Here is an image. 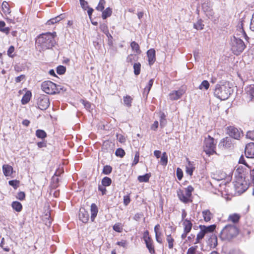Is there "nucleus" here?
<instances>
[{
  "label": "nucleus",
  "instance_id": "nucleus-1",
  "mask_svg": "<svg viewBox=\"0 0 254 254\" xmlns=\"http://www.w3.org/2000/svg\"><path fill=\"white\" fill-rule=\"evenodd\" d=\"M56 32H47L40 35L36 40V47L40 51L52 48L56 43Z\"/></svg>",
  "mask_w": 254,
  "mask_h": 254
},
{
  "label": "nucleus",
  "instance_id": "nucleus-2",
  "mask_svg": "<svg viewBox=\"0 0 254 254\" xmlns=\"http://www.w3.org/2000/svg\"><path fill=\"white\" fill-rule=\"evenodd\" d=\"M233 92V89L229 82L217 84L214 91V95L221 100L227 99Z\"/></svg>",
  "mask_w": 254,
  "mask_h": 254
},
{
  "label": "nucleus",
  "instance_id": "nucleus-3",
  "mask_svg": "<svg viewBox=\"0 0 254 254\" xmlns=\"http://www.w3.org/2000/svg\"><path fill=\"white\" fill-rule=\"evenodd\" d=\"M239 233V229L235 225H227L221 230L220 238L222 240H230L236 237Z\"/></svg>",
  "mask_w": 254,
  "mask_h": 254
},
{
  "label": "nucleus",
  "instance_id": "nucleus-4",
  "mask_svg": "<svg viewBox=\"0 0 254 254\" xmlns=\"http://www.w3.org/2000/svg\"><path fill=\"white\" fill-rule=\"evenodd\" d=\"M42 90L48 94H55L60 92L63 90V87L57 85L51 81H45L41 84Z\"/></svg>",
  "mask_w": 254,
  "mask_h": 254
},
{
  "label": "nucleus",
  "instance_id": "nucleus-5",
  "mask_svg": "<svg viewBox=\"0 0 254 254\" xmlns=\"http://www.w3.org/2000/svg\"><path fill=\"white\" fill-rule=\"evenodd\" d=\"M231 49L234 54L240 55L245 49L246 45L240 38L233 36L231 40Z\"/></svg>",
  "mask_w": 254,
  "mask_h": 254
},
{
  "label": "nucleus",
  "instance_id": "nucleus-6",
  "mask_svg": "<svg viewBox=\"0 0 254 254\" xmlns=\"http://www.w3.org/2000/svg\"><path fill=\"white\" fill-rule=\"evenodd\" d=\"M216 225H211L208 226L204 225H200V232L197 234L194 244L200 243L201 240L204 238V236L208 233H211L215 229Z\"/></svg>",
  "mask_w": 254,
  "mask_h": 254
},
{
  "label": "nucleus",
  "instance_id": "nucleus-7",
  "mask_svg": "<svg viewBox=\"0 0 254 254\" xmlns=\"http://www.w3.org/2000/svg\"><path fill=\"white\" fill-rule=\"evenodd\" d=\"M203 147L204 151L209 155L216 153L215 151L216 143H214V139L209 135L205 138Z\"/></svg>",
  "mask_w": 254,
  "mask_h": 254
},
{
  "label": "nucleus",
  "instance_id": "nucleus-8",
  "mask_svg": "<svg viewBox=\"0 0 254 254\" xmlns=\"http://www.w3.org/2000/svg\"><path fill=\"white\" fill-rule=\"evenodd\" d=\"M250 183L245 180L242 175L239 176L234 183L236 190L239 193H243L249 188Z\"/></svg>",
  "mask_w": 254,
  "mask_h": 254
},
{
  "label": "nucleus",
  "instance_id": "nucleus-9",
  "mask_svg": "<svg viewBox=\"0 0 254 254\" xmlns=\"http://www.w3.org/2000/svg\"><path fill=\"white\" fill-rule=\"evenodd\" d=\"M193 190V188L191 186H189L186 188L185 191L179 190L177 191V194L180 200L184 203H188L189 201L190 197L191 196Z\"/></svg>",
  "mask_w": 254,
  "mask_h": 254
},
{
  "label": "nucleus",
  "instance_id": "nucleus-10",
  "mask_svg": "<svg viewBox=\"0 0 254 254\" xmlns=\"http://www.w3.org/2000/svg\"><path fill=\"white\" fill-rule=\"evenodd\" d=\"M37 105L38 108L42 110L47 109L50 105V101L48 96H41L38 99Z\"/></svg>",
  "mask_w": 254,
  "mask_h": 254
},
{
  "label": "nucleus",
  "instance_id": "nucleus-11",
  "mask_svg": "<svg viewBox=\"0 0 254 254\" xmlns=\"http://www.w3.org/2000/svg\"><path fill=\"white\" fill-rule=\"evenodd\" d=\"M245 153L247 158H254V143H249L246 145Z\"/></svg>",
  "mask_w": 254,
  "mask_h": 254
},
{
  "label": "nucleus",
  "instance_id": "nucleus-12",
  "mask_svg": "<svg viewBox=\"0 0 254 254\" xmlns=\"http://www.w3.org/2000/svg\"><path fill=\"white\" fill-rule=\"evenodd\" d=\"M212 4L210 1H206L202 4L203 10L208 16H212L213 13L212 9Z\"/></svg>",
  "mask_w": 254,
  "mask_h": 254
},
{
  "label": "nucleus",
  "instance_id": "nucleus-13",
  "mask_svg": "<svg viewBox=\"0 0 254 254\" xmlns=\"http://www.w3.org/2000/svg\"><path fill=\"white\" fill-rule=\"evenodd\" d=\"M79 219L83 223H87L89 219V214L84 208H81L79 210Z\"/></svg>",
  "mask_w": 254,
  "mask_h": 254
},
{
  "label": "nucleus",
  "instance_id": "nucleus-14",
  "mask_svg": "<svg viewBox=\"0 0 254 254\" xmlns=\"http://www.w3.org/2000/svg\"><path fill=\"white\" fill-rule=\"evenodd\" d=\"M228 132L229 135L235 139H238L241 136V132L234 127H228Z\"/></svg>",
  "mask_w": 254,
  "mask_h": 254
},
{
  "label": "nucleus",
  "instance_id": "nucleus-15",
  "mask_svg": "<svg viewBox=\"0 0 254 254\" xmlns=\"http://www.w3.org/2000/svg\"><path fill=\"white\" fill-rule=\"evenodd\" d=\"M184 93L185 91L183 89H179L177 91H173L169 95L171 100H177L180 99Z\"/></svg>",
  "mask_w": 254,
  "mask_h": 254
},
{
  "label": "nucleus",
  "instance_id": "nucleus-16",
  "mask_svg": "<svg viewBox=\"0 0 254 254\" xmlns=\"http://www.w3.org/2000/svg\"><path fill=\"white\" fill-rule=\"evenodd\" d=\"M245 91L249 96L248 101H252L254 98V85H251L245 88Z\"/></svg>",
  "mask_w": 254,
  "mask_h": 254
},
{
  "label": "nucleus",
  "instance_id": "nucleus-17",
  "mask_svg": "<svg viewBox=\"0 0 254 254\" xmlns=\"http://www.w3.org/2000/svg\"><path fill=\"white\" fill-rule=\"evenodd\" d=\"M147 55L148 59V62L150 65L152 64L155 61V51L153 49H151L147 52Z\"/></svg>",
  "mask_w": 254,
  "mask_h": 254
},
{
  "label": "nucleus",
  "instance_id": "nucleus-18",
  "mask_svg": "<svg viewBox=\"0 0 254 254\" xmlns=\"http://www.w3.org/2000/svg\"><path fill=\"white\" fill-rule=\"evenodd\" d=\"M2 171L5 176L9 177L13 173V168L9 165L4 164L2 166Z\"/></svg>",
  "mask_w": 254,
  "mask_h": 254
},
{
  "label": "nucleus",
  "instance_id": "nucleus-19",
  "mask_svg": "<svg viewBox=\"0 0 254 254\" xmlns=\"http://www.w3.org/2000/svg\"><path fill=\"white\" fill-rule=\"evenodd\" d=\"M183 225L184 226V231H186V233H189L192 228V223L188 219H184L183 222Z\"/></svg>",
  "mask_w": 254,
  "mask_h": 254
},
{
  "label": "nucleus",
  "instance_id": "nucleus-20",
  "mask_svg": "<svg viewBox=\"0 0 254 254\" xmlns=\"http://www.w3.org/2000/svg\"><path fill=\"white\" fill-rule=\"evenodd\" d=\"M91 220L93 222L97 216L98 212V209L95 203H92L91 205Z\"/></svg>",
  "mask_w": 254,
  "mask_h": 254
},
{
  "label": "nucleus",
  "instance_id": "nucleus-21",
  "mask_svg": "<svg viewBox=\"0 0 254 254\" xmlns=\"http://www.w3.org/2000/svg\"><path fill=\"white\" fill-rule=\"evenodd\" d=\"M244 22V20H241V21L240 22V23L238 24V25L237 26V30H239L240 31V32H241L242 33V36L245 38V39L246 40L248 41L249 38L247 35L246 32H245V31L244 30V28H243Z\"/></svg>",
  "mask_w": 254,
  "mask_h": 254
},
{
  "label": "nucleus",
  "instance_id": "nucleus-22",
  "mask_svg": "<svg viewBox=\"0 0 254 254\" xmlns=\"http://www.w3.org/2000/svg\"><path fill=\"white\" fill-rule=\"evenodd\" d=\"M240 218L241 216L240 214L237 213H234L229 216L228 218V221L236 224L239 222Z\"/></svg>",
  "mask_w": 254,
  "mask_h": 254
},
{
  "label": "nucleus",
  "instance_id": "nucleus-23",
  "mask_svg": "<svg viewBox=\"0 0 254 254\" xmlns=\"http://www.w3.org/2000/svg\"><path fill=\"white\" fill-rule=\"evenodd\" d=\"M145 243L146 244V246L147 248L148 249L149 253L151 254H155V250H154V247L153 245V240L151 239L145 241Z\"/></svg>",
  "mask_w": 254,
  "mask_h": 254
},
{
  "label": "nucleus",
  "instance_id": "nucleus-24",
  "mask_svg": "<svg viewBox=\"0 0 254 254\" xmlns=\"http://www.w3.org/2000/svg\"><path fill=\"white\" fill-rule=\"evenodd\" d=\"M208 243L210 246L212 248H215L217 245V238L214 235H211L208 240Z\"/></svg>",
  "mask_w": 254,
  "mask_h": 254
},
{
  "label": "nucleus",
  "instance_id": "nucleus-25",
  "mask_svg": "<svg viewBox=\"0 0 254 254\" xmlns=\"http://www.w3.org/2000/svg\"><path fill=\"white\" fill-rule=\"evenodd\" d=\"M194 169L195 167L193 166V165L189 161L188 165L186 166V173L191 176L192 175Z\"/></svg>",
  "mask_w": 254,
  "mask_h": 254
},
{
  "label": "nucleus",
  "instance_id": "nucleus-26",
  "mask_svg": "<svg viewBox=\"0 0 254 254\" xmlns=\"http://www.w3.org/2000/svg\"><path fill=\"white\" fill-rule=\"evenodd\" d=\"M31 96V92L29 91L27 92L24 94V95L23 96V97L22 98V100H21L22 104L23 105L27 104L30 101Z\"/></svg>",
  "mask_w": 254,
  "mask_h": 254
},
{
  "label": "nucleus",
  "instance_id": "nucleus-27",
  "mask_svg": "<svg viewBox=\"0 0 254 254\" xmlns=\"http://www.w3.org/2000/svg\"><path fill=\"white\" fill-rule=\"evenodd\" d=\"M202 215L206 222H208L211 220L212 214L209 210L203 211Z\"/></svg>",
  "mask_w": 254,
  "mask_h": 254
},
{
  "label": "nucleus",
  "instance_id": "nucleus-28",
  "mask_svg": "<svg viewBox=\"0 0 254 254\" xmlns=\"http://www.w3.org/2000/svg\"><path fill=\"white\" fill-rule=\"evenodd\" d=\"M13 209L17 212H20L22 210V204L18 201H14L11 204Z\"/></svg>",
  "mask_w": 254,
  "mask_h": 254
},
{
  "label": "nucleus",
  "instance_id": "nucleus-29",
  "mask_svg": "<svg viewBox=\"0 0 254 254\" xmlns=\"http://www.w3.org/2000/svg\"><path fill=\"white\" fill-rule=\"evenodd\" d=\"M166 240L168 244V248L169 249H172L174 247V239L172 237L171 235H166Z\"/></svg>",
  "mask_w": 254,
  "mask_h": 254
},
{
  "label": "nucleus",
  "instance_id": "nucleus-30",
  "mask_svg": "<svg viewBox=\"0 0 254 254\" xmlns=\"http://www.w3.org/2000/svg\"><path fill=\"white\" fill-rule=\"evenodd\" d=\"M112 10L111 8H110V7L106 8V9L102 12V17L103 19H105L107 17L110 16L112 14Z\"/></svg>",
  "mask_w": 254,
  "mask_h": 254
},
{
  "label": "nucleus",
  "instance_id": "nucleus-31",
  "mask_svg": "<svg viewBox=\"0 0 254 254\" xmlns=\"http://www.w3.org/2000/svg\"><path fill=\"white\" fill-rule=\"evenodd\" d=\"M130 47L132 50L135 51L136 53V54H139L141 53L139 46L136 42L134 41L132 42L130 44Z\"/></svg>",
  "mask_w": 254,
  "mask_h": 254
},
{
  "label": "nucleus",
  "instance_id": "nucleus-32",
  "mask_svg": "<svg viewBox=\"0 0 254 254\" xmlns=\"http://www.w3.org/2000/svg\"><path fill=\"white\" fill-rule=\"evenodd\" d=\"M5 25V23L4 21H0V31L8 34L9 32L10 29L8 27L3 28Z\"/></svg>",
  "mask_w": 254,
  "mask_h": 254
},
{
  "label": "nucleus",
  "instance_id": "nucleus-33",
  "mask_svg": "<svg viewBox=\"0 0 254 254\" xmlns=\"http://www.w3.org/2000/svg\"><path fill=\"white\" fill-rule=\"evenodd\" d=\"M132 98L128 95L124 97V104L128 107H130L131 106V103Z\"/></svg>",
  "mask_w": 254,
  "mask_h": 254
},
{
  "label": "nucleus",
  "instance_id": "nucleus-34",
  "mask_svg": "<svg viewBox=\"0 0 254 254\" xmlns=\"http://www.w3.org/2000/svg\"><path fill=\"white\" fill-rule=\"evenodd\" d=\"M2 10L5 13H9L10 12L9 5L7 2L4 1L1 5Z\"/></svg>",
  "mask_w": 254,
  "mask_h": 254
},
{
  "label": "nucleus",
  "instance_id": "nucleus-35",
  "mask_svg": "<svg viewBox=\"0 0 254 254\" xmlns=\"http://www.w3.org/2000/svg\"><path fill=\"white\" fill-rule=\"evenodd\" d=\"M150 177V175L149 174H146L144 175L139 176L137 179L140 182H147Z\"/></svg>",
  "mask_w": 254,
  "mask_h": 254
},
{
  "label": "nucleus",
  "instance_id": "nucleus-36",
  "mask_svg": "<svg viewBox=\"0 0 254 254\" xmlns=\"http://www.w3.org/2000/svg\"><path fill=\"white\" fill-rule=\"evenodd\" d=\"M36 135L37 137L43 139L46 137L47 134L44 130L42 129H37L36 131Z\"/></svg>",
  "mask_w": 254,
  "mask_h": 254
},
{
  "label": "nucleus",
  "instance_id": "nucleus-37",
  "mask_svg": "<svg viewBox=\"0 0 254 254\" xmlns=\"http://www.w3.org/2000/svg\"><path fill=\"white\" fill-rule=\"evenodd\" d=\"M141 64L140 63H135L133 65L134 73L136 75H138L140 72Z\"/></svg>",
  "mask_w": 254,
  "mask_h": 254
},
{
  "label": "nucleus",
  "instance_id": "nucleus-38",
  "mask_svg": "<svg viewBox=\"0 0 254 254\" xmlns=\"http://www.w3.org/2000/svg\"><path fill=\"white\" fill-rule=\"evenodd\" d=\"M201 19H199L194 24L193 27L197 30H202L203 28L204 24Z\"/></svg>",
  "mask_w": 254,
  "mask_h": 254
},
{
  "label": "nucleus",
  "instance_id": "nucleus-39",
  "mask_svg": "<svg viewBox=\"0 0 254 254\" xmlns=\"http://www.w3.org/2000/svg\"><path fill=\"white\" fill-rule=\"evenodd\" d=\"M112 183L111 179L107 177H104L102 180V185L103 186L107 187L109 186Z\"/></svg>",
  "mask_w": 254,
  "mask_h": 254
},
{
  "label": "nucleus",
  "instance_id": "nucleus-40",
  "mask_svg": "<svg viewBox=\"0 0 254 254\" xmlns=\"http://www.w3.org/2000/svg\"><path fill=\"white\" fill-rule=\"evenodd\" d=\"M58 172H56L54 175V176L52 178V181L53 183V186L54 187H58V184L60 181L59 178L58 177Z\"/></svg>",
  "mask_w": 254,
  "mask_h": 254
},
{
  "label": "nucleus",
  "instance_id": "nucleus-41",
  "mask_svg": "<svg viewBox=\"0 0 254 254\" xmlns=\"http://www.w3.org/2000/svg\"><path fill=\"white\" fill-rule=\"evenodd\" d=\"M209 83L207 80H203L199 86V89L202 90V89H205L207 90L209 88Z\"/></svg>",
  "mask_w": 254,
  "mask_h": 254
},
{
  "label": "nucleus",
  "instance_id": "nucleus-42",
  "mask_svg": "<svg viewBox=\"0 0 254 254\" xmlns=\"http://www.w3.org/2000/svg\"><path fill=\"white\" fill-rule=\"evenodd\" d=\"M113 230L117 232L121 233L123 230V227L121 223H116L113 227Z\"/></svg>",
  "mask_w": 254,
  "mask_h": 254
},
{
  "label": "nucleus",
  "instance_id": "nucleus-43",
  "mask_svg": "<svg viewBox=\"0 0 254 254\" xmlns=\"http://www.w3.org/2000/svg\"><path fill=\"white\" fill-rule=\"evenodd\" d=\"M105 0H100L98 5L96 7V9L99 11H103L104 8V5L105 4Z\"/></svg>",
  "mask_w": 254,
  "mask_h": 254
},
{
  "label": "nucleus",
  "instance_id": "nucleus-44",
  "mask_svg": "<svg viewBox=\"0 0 254 254\" xmlns=\"http://www.w3.org/2000/svg\"><path fill=\"white\" fill-rule=\"evenodd\" d=\"M112 168L109 165H106L104 167L103 173L105 175H109L112 172Z\"/></svg>",
  "mask_w": 254,
  "mask_h": 254
},
{
  "label": "nucleus",
  "instance_id": "nucleus-45",
  "mask_svg": "<svg viewBox=\"0 0 254 254\" xmlns=\"http://www.w3.org/2000/svg\"><path fill=\"white\" fill-rule=\"evenodd\" d=\"M115 154L117 156H119L120 157H123L125 155V152L124 149L122 148H118L115 152Z\"/></svg>",
  "mask_w": 254,
  "mask_h": 254
},
{
  "label": "nucleus",
  "instance_id": "nucleus-46",
  "mask_svg": "<svg viewBox=\"0 0 254 254\" xmlns=\"http://www.w3.org/2000/svg\"><path fill=\"white\" fill-rule=\"evenodd\" d=\"M66 70V68L63 65L58 66L57 68V72L59 74H63Z\"/></svg>",
  "mask_w": 254,
  "mask_h": 254
},
{
  "label": "nucleus",
  "instance_id": "nucleus-47",
  "mask_svg": "<svg viewBox=\"0 0 254 254\" xmlns=\"http://www.w3.org/2000/svg\"><path fill=\"white\" fill-rule=\"evenodd\" d=\"M161 162L163 165L166 166L168 162V158L166 152H164L161 158Z\"/></svg>",
  "mask_w": 254,
  "mask_h": 254
},
{
  "label": "nucleus",
  "instance_id": "nucleus-48",
  "mask_svg": "<svg viewBox=\"0 0 254 254\" xmlns=\"http://www.w3.org/2000/svg\"><path fill=\"white\" fill-rule=\"evenodd\" d=\"M50 215L46 214L45 215L44 218L43 219L44 222H45V224L48 226H50L51 224V220L50 219Z\"/></svg>",
  "mask_w": 254,
  "mask_h": 254
},
{
  "label": "nucleus",
  "instance_id": "nucleus-49",
  "mask_svg": "<svg viewBox=\"0 0 254 254\" xmlns=\"http://www.w3.org/2000/svg\"><path fill=\"white\" fill-rule=\"evenodd\" d=\"M162 233L161 232H156L155 233V239L156 241L159 243H162V239L161 238Z\"/></svg>",
  "mask_w": 254,
  "mask_h": 254
},
{
  "label": "nucleus",
  "instance_id": "nucleus-50",
  "mask_svg": "<svg viewBox=\"0 0 254 254\" xmlns=\"http://www.w3.org/2000/svg\"><path fill=\"white\" fill-rule=\"evenodd\" d=\"M177 177L179 180H181L183 177V173L181 169L178 168L176 171Z\"/></svg>",
  "mask_w": 254,
  "mask_h": 254
},
{
  "label": "nucleus",
  "instance_id": "nucleus-51",
  "mask_svg": "<svg viewBox=\"0 0 254 254\" xmlns=\"http://www.w3.org/2000/svg\"><path fill=\"white\" fill-rule=\"evenodd\" d=\"M19 181L17 180L9 181L8 184L10 186L13 187L14 189L17 188L19 185Z\"/></svg>",
  "mask_w": 254,
  "mask_h": 254
},
{
  "label": "nucleus",
  "instance_id": "nucleus-52",
  "mask_svg": "<svg viewBox=\"0 0 254 254\" xmlns=\"http://www.w3.org/2000/svg\"><path fill=\"white\" fill-rule=\"evenodd\" d=\"M139 151H136L135 154L134 160H133V161L132 164V166L135 165L138 163V162L139 161Z\"/></svg>",
  "mask_w": 254,
  "mask_h": 254
},
{
  "label": "nucleus",
  "instance_id": "nucleus-53",
  "mask_svg": "<svg viewBox=\"0 0 254 254\" xmlns=\"http://www.w3.org/2000/svg\"><path fill=\"white\" fill-rule=\"evenodd\" d=\"M197 246L191 247L188 250L187 254H196Z\"/></svg>",
  "mask_w": 254,
  "mask_h": 254
},
{
  "label": "nucleus",
  "instance_id": "nucleus-54",
  "mask_svg": "<svg viewBox=\"0 0 254 254\" xmlns=\"http://www.w3.org/2000/svg\"><path fill=\"white\" fill-rule=\"evenodd\" d=\"M79 1L80 5L83 9L86 10L87 8H88V3L85 0H79Z\"/></svg>",
  "mask_w": 254,
  "mask_h": 254
},
{
  "label": "nucleus",
  "instance_id": "nucleus-55",
  "mask_svg": "<svg viewBox=\"0 0 254 254\" xmlns=\"http://www.w3.org/2000/svg\"><path fill=\"white\" fill-rule=\"evenodd\" d=\"M246 137L252 140H254V131H249L247 132Z\"/></svg>",
  "mask_w": 254,
  "mask_h": 254
},
{
  "label": "nucleus",
  "instance_id": "nucleus-56",
  "mask_svg": "<svg viewBox=\"0 0 254 254\" xmlns=\"http://www.w3.org/2000/svg\"><path fill=\"white\" fill-rule=\"evenodd\" d=\"M153 82H154V80L153 79H151L149 82H148V85L145 87V88H147V95L148 94L150 90V89L153 85Z\"/></svg>",
  "mask_w": 254,
  "mask_h": 254
},
{
  "label": "nucleus",
  "instance_id": "nucleus-57",
  "mask_svg": "<svg viewBox=\"0 0 254 254\" xmlns=\"http://www.w3.org/2000/svg\"><path fill=\"white\" fill-rule=\"evenodd\" d=\"M25 197V193L23 191H20L17 193L16 197L17 199L22 200H24Z\"/></svg>",
  "mask_w": 254,
  "mask_h": 254
},
{
  "label": "nucleus",
  "instance_id": "nucleus-58",
  "mask_svg": "<svg viewBox=\"0 0 254 254\" xmlns=\"http://www.w3.org/2000/svg\"><path fill=\"white\" fill-rule=\"evenodd\" d=\"M143 238L144 242L151 239V238L149 236V232L147 230L144 232Z\"/></svg>",
  "mask_w": 254,
  "mask_h": 254
},
{
  "label": "nucleus",
  "instance_id": "nucleus-59",
  "mask_svg": "<svg viewBox=\"0 0 254 254\" xmlns=\"http://www.w3.org/2000/svg\"><path fill=\"white\" fill-rule=\"evenodd\" d=\"M100 28L104 33H108V26L106 24H102L100 25Z\"/></svg>",
  "mask_w": 254,
  "mask_h": 254
},
{
  "label": "nucleus",
  "instance_id": "nucleus-60",
  "mask_svg": "<svg viewBox=\"0 0 254 254\" xmlns=\"http://www.w3.org/2000/svg\"><path fill=\"white\" fill-rule=\"evenodd\" d=\"M227 140L226 139H223L221 141V142L219 143L218 146L220 148H224L226 146L227 143Z\"/></svg>",
  "mask_w": 254,
  "mask_h": 254
},
{
  "label": "nucleus",
  "instance_id": "nucleus-61",
  "mask_svg": "<svg viewBox=\"0 0 254 254\" xmlns=\"http://www.w3.org/2000/svg\"><path fill=\"white\" fill-rule=\"evenodd\" d=\"M166 124V120L165 119V116L164 114L161 116V119L160 121V125L161 127H164Z\"/></svg>",
  "mask_w": 254,
  "mask_h": 254
},
{
  "label": "nucleus",
  "instance_id": "nucleus-62",
  "mask_svg": "<svg viewBox=\"0 0 254 254\" xmlns=\"http://www.w3.org/2000/svg\"><path fill=\"white\" fill-rule=\"evenodd\" d=\"M98 190L102 192L103 195L106 193V189L105 188V186H103L102 184L99 185Z\"/></svg>",
  "mask_w": 254,
  "mask_h": 254
},
{
  "label": "nucleus",
  "instance_id": "nucleus-63",
  "mask_svg": "<svg viewBox=\"0 0 254 254\" xmlns=\"http://www.w3.org/2000/svg\"><path fill=\"white\" fill-rule=\"evenodd\" d=\"M14 51V48L13 46H11L7 51V55L9 57H12V55H11Z\"/></svg>",
  "mask_w": 254,
  "mask_h": 254
},
{
  "label": "nucleus",
  "instance_id": "nucleus-64",
  "mask_svg": "<svg viewBox=\"0 0 254 254\" xmlns=\"http://www.w3.org/2000/svg\"><path fill=\"white\" fill-rule=\"evenodd\" d=\"M250 29H251V30L254 31V13H253L251 19Z\"/></svg>",
  "mask_w": 254,
  "mask_h": 254
}]
</instances>
